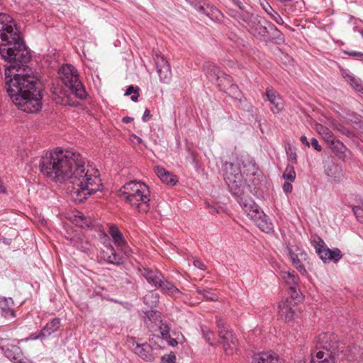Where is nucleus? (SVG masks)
I'll list each match as a JSON object with an SVG mask.
<instances>
[{"mask_svg":"<svg viewBox=\"0 0 363 363\" xmlns=\"http://www.w3.org/2000/svg\"><path fill=\"white\" fill-rule=\"evenodd\" d=\"M5 69V89L13 104L28 113H36L42 107L41 84L33 74L26 73L23 63L15 60Z\"/></svg>","mask_w":363,"mask_h":363,"instance_id":"f257e3e1","label":"nucleus"},{"mask_svg":"<svg viewBox=\"0 0 363 363\" xmlns=\"http://www.w3.org/2000/svg\"><path fill=\"white\" fill-rule=\"evenodd\" d=\"M224 179L230 191L240 196V205L256 225L263 232L269 233L273 230V224L268 216L260 209L250 198L242 197L245 182L243 174L255 175V164L249 158L238 159L236 162H225L223 166Z\"/></svg>","mask_w":363,"mask_h":363,"instance_id":"f03ea898","label":"nucleus"},{"mask_svg":"<svg viewBox=\"0 0 363 363\" xmlns=\"http://www.w3.org/2000/svg\"><path fill=\"white\" fill-rule=\"evenodd\" d=\"M70 165L68 167V175L65 178V182L69 181L72 185L70 190L71 199L74 202L80 203L89 196L101 191L103 184L97 169L86 168L85 162L79 153L70 151Z\"/></svg>","mask_w":363,"mask_h":363,"instance_id":"7ed1b4c3","label":"nucleus"},{"mask_svg":"<svg viewBox=\"0 0 363 363\" xmlns=\"http://www.w3.org/2000/svg\"><path fill=\"white\" fill-rule=\"evenodd\" d=\"M0 55L5 61L28 62L30 59L13 19L6 13H0Z\"/></svg>","mask_w":363,"mask_h":363,"instance_id":"20e7f679","label":"nucleus"},{"mask_svg":"<svg viewBox=\"0 0 363 363\" xmlns=\"http://www.w3.org/2000/svg\"><path fill=\"white\" fill-rule=\"evenodd\" d=\"M70 151L56 150L43 156L39 167L41 173L55 182H64L67 177Z\"/></svg>","mask_w":363,"mask_h":363,"instance_id":"39448f33","label":"nucleus"},{"mask_svg":"<svg viewBox=\"0 0 363 363\" xmlns=\"http://www.w3.org/2000/svg\"><path fill=\"white\" fill-rule=\"evenodd\" d=\"M150 195L148 186L136 180L125 184L118 191L119 197L139 213H147L150 211Z\"/></svg>","mask_w":363,"mask_h":363,"instance_id":"423d86ee","label":"nucleus"},{"mask_svg":"<svg viewBox=\"0 0 363 363\" xmlns=\"http://www.w3.org/2000/svg\"><path fill=\"white\" fill-rule=\"evenodd\" d=\"M318 341L322 350L318 351L315 355H312L311 363H334V357L342 352L345 348L334 333H323L318 336Z\"/></svg>","mask_w":363,"mask_h":363,"instance_id":"0eeeda50","label":"nucleus"},{"mask_svg":"<svg viewBox=\"0 0 363 363\" xmlns=\"http://www.w3.org/2000/svg\"><path fill=\"white\" fill-rule=\"evenodd\" d=\"M60 79L66 87L79 99L86 97V91L79 80L77 69L71 65H64L60 69Z\"/></svg>","mask_w":363,"mask_h":363,"instance_id":"6e6552de","label":"nucleus"},{"mask_svg":"<svg viewBox=\"0 0 363 363\" xmlns=\"http://www.w3.org/2000/svg\"><path fill=\"white\" fill-rule=\"evenodd\" d=\"M216 325L220 337V344L227 354H232L237 350L238 340L234 336L233 331L225 326L224 320L220 318H216Z\"/></svg>","mask_w":363,"mask_h":363,"instance_id":"1a4fd4ad","label":"nucleus"},{"mask_svg":"<svg viewBox=\"0 0 363 363\" xmlns=\"http://www.w3.org/2000/svg\"><path fill=\"white\" fill-rule=\"evenodd\" d=\"M296 302L293 300L286 298L279 304V315L285 322L291 321L295 315V308Z\"/></svg>","mask_w":363,"mask_h":363,"instance_id":"9d476101","label":"nucleus"},{"mask_svg":"<svg viewBox=\"0 0 363 363\" xmlns=\"http://www.w3.org/2000/svg\"><path fill=\"white\" fill-rule=\"evenodd\" d=\"M265 94L267 100L272 105L270 108L274 113H279L284 109V101L274 89L272 88H267Z\"/></svg>","mask_w":363,"mask_h":363,"instance_id":"9b49d317","label":"nucleus"},{"mask_svg":"<svg viewBox=\"0 0 363 363\" xmlns=\"http://www.w3.org/2000/svg\"><path fill=\"white\" fill-rule=\"evenodd\" d=\"M157 72L163 82H167L171 77V69L168 62L162 56H157L155 59Z\"/></svg>","mask_w":363,"mask_h":363,"instance_id":"f8f14e48","label":"nucleus"},{"mask_svg":"<svg viewBox=\"0 0 363 363\" xmlns=\"http://www.w3.org/2000/svg\"><path fill=\"white\" fill-rule=\"evenodd\" d=\"M142 274L149 284L157 288H160L165 279L161 272L151 270L150 269L145 268L142 272Z\"/></svg>","mask_w":363,"mask_h":363,"instance_id":"ddd939ff","label":"nucleus"},{"mask_svg":"<svg viewBox=\"0 0 363 363\" xmlns=\"http://www.w3.org/2000/svg\"><path fill=\"white\" fill-rule=\"evenodd\" d=\"M252 363H284L274 352H260L254 354Z\"/></svg>","mask_w":363,"mask_h":363,"instance_id":"4468645a","label":"nucleus"},{"mask_svg":"<svg viewBox=\"0 0 363 363\" xmlns=\"http://www.w3.org/2000/svg\"><path fill=\"white\" fill-rule=\"evenodd\" d=\"M203 70L206 77L215 84L223 73L216 65L211 62H205L203 65Z\"/></svg>","mask_w":363,"mask_h":363,"instance_id":"2eb2a0df","label":"nucleus"},{"mask_svg":"<svg viewBox=\"0 0 363 363\" xmlns=\"http://www.w3.org/2000/svg\"><path fill=\"white\" fill-rule=\"evenodd\" d=\"M154 171L162 182L170 185H175L177 184V179L176 176L164 168L156 166L154 168Z\"/></svg>","mask_w":363,"mask_h":363,"instance_id":"dca6fc26","label":"nucleus"},{"mask_svg":"<svg viewBox=\"0 0 363 363\" xmlns=\"http://www.w3.org/2000/svg\"><path fill=\"white\" fill-rule=\"evenodd\" d=\"M61 325L60 319L55 318L48 323L41 330L39 335L40 337H45L50 336L53 333L58 330Z\"/></svg>","mask_w":363,"mask_h":363,"instance_id":"f3484780","label":"nucleus"},{"mask_svg":"<svg viewBox=\"0 0 363 363\" xmlns=\"http://www.w3.org/2000/svg\"><path fill=\"white\" fill-rule=\"evenodd\" d=\"M325 172L328 177H332L337 181H340L343 177L341 167L332 162L327 164Z\"/></svg>","mask_w":363,"mask_h":363,"instance_id":"a211bd4d","label":"nucleus"},{"mask_svg":"<svg viewBox=\"0 0 363 363\" xmlns=\"http://www.w3.org/2000/svg\"><path fill=\"white\" fill-rule=\"evenodd\" d=\"M152 347L147 344L137 345L135 347V352L139 355L143 359L152 362L153 360V356L152 355Z\"/></svg>","mask_w":363,"mask_h":363,"instance_id":"6ab92c4d","label":"nucleus"},{"mask_svg":"<svg viewBox=\"0 0 363 363\" xmlns=\"http://www.w3.org/2000/svg\"><path fill=\"white\" fill-rule=\"evenodd\" d=\"M103 255L104 259L110 264H119L122 262V257L115 252L113 247H108Z\"/></svg>","mask_w":363,"mask_h":363,"instance_id":"aec40b11","label":"nucleus"},{"mask_svg":"<svg viewBox=\"0 0 363 363\" xmlns=\"http://www.w3.org/2000/svg\"><path fill=\"white\" fill-rule=\"evenodd\" d=\"M241 12L238 13L235 17L238 22L245 28L252 27V14L250 12L243 10H240Z\"/></svg>","mask_w":363,"mask_h":363,"instance_id":"412c9836","label":"nucleus"},{"mask_svg":"<svg viewBox=\"0 0 363 363\" xmlns=\"http://www.w3.org/2000/svg\"><path fill=\"white\" fill-rule=\"evenodd\" d=\"M319 241L316 242L315 251L319 255L320 258L324 262H328L329 255L327 251H329V248L325 245V243L323 240L318 238Z\"/></svg>","mask_w":363,"mask_h":363,"instance_id":"4be33fe9","label":"nucleus"},{"mask_svg":"<svg viewBox=\"0 0 363 363\" xmlns=\"http://www.w3.org/2000/svg\"><path fill=\"white\" fill-rule=\"evenodd\" d=\"M109 233L117 245L121 247L125 245V240L116 226H111L109 230Z\"/></svg>","mask_w":363,"mask_h":363,"instance_id":"5701e85b","label":"nucleus"},{"mask_svg":"<svg viewBox=\"0 0 363 363\" xmlns=\"http://www.w3.org/2000/svg\"><path fill=\"white\" fill-rule=\"evenodd\" d=\"M315 129L318 133L322 135L323 140L328 144L335 138L332 131L326 126L322 124H316Z\"/></svg>","mask_w":363,"mask_h":363,"instance_id":"b1692460","label":"nucleus"},{"mask_svg":"<svg viewBox=\"0 0 363 363\" xmlns=\"http://www.w3.org/2000/svg\"><path fill=\"white\" fill-rule=\"evenodd\" d=\"M74 245L81 251L85 252L89 250V243L83 235H78L73 238Z\"/></svg>","mask_w":363,"mask_h":363,"instance_id":"393cba45","label":"nucleus"},{"mask_svg":"<svg viewBox=\"0 0 363 363\" xmlns=\"http://www.w3.org/2000/svg\"><path fill=\"white\" fill-rule=\"evenodd\" d=\"M160 289H161L164 293L170 296H177L181 294L180 291L173 284L166 279H164Z\"/></svg>","mask_w":363,"mask_h":363,"instance_id":"a878e982","label":"nucleus"},{"mask_svg":"<svg viewBox=\"0 0 363 363\" xmlns=\"http://www.w3.org/2000/svg\"><path fill=\"white\" fill-rule=\"evenodd\" d=\"M231 83V77L223 72L219 77V79L216 82V84L220 89V90L224 92H227Z\"/></svg>","mask_w":363,"mask_h":363,"instance_id":"bb28decb","label":"nucleus"},{"mask_svg":"<svg viewBox=\"0 0 363 363\" xmlns=\"http://www.w3.org/2000/svg\"><path fill=\"white\" fill-rule=\"evenodd\" d=\"M5 355L8 359L15 362L19 357H21L22 352L19 347L11 345V347L6 350Z\"/></svg>","mask_w":363,"mask_h":363,"instance_id":"cd10ccee","label":"nucleus"},{"mask_svg":"<svg viewBox=\"0 0 363 363\" xmlns=\"http://www.w3.org/2000/svg\"><path fill=\"white\" fill-rule=\"evenodd\" d=\"M281 277L289 287L291 286H298V278L296 277L294 272L282 271L281 272Z\"/></svg>","mask_w":363,"mask_h":363,"instance_id":"c85d7f7f","label":"nucleus"},{"mask_svg":"<svg viewBox=\"0 0 363 363\" xmlns=\"http://www.w3.org/2000/svg\"><path fill=\"white\" fill-rule=\"evenodd\" d=\"M328 145L332 150L336 154H345L347 150L346 146L341 141L335 140V138L328 143Z\"/></svg>","mask_w":363,"mask_h":363,"instance_id":"c756f323","label":"nucleus"},{"mask_svg":"<svg viewBox=\"0 0 363 363\" xmlns=\"http://www.w3.org/2000/svg\"><path fill=\"white\" fill-rule=\"evenodd\" d=\"M263 9L266 11V13L279 25L284 24V20L281 17V16L276 12L273 8L267 3L266 6H263Z\"/></svg>","mask_w":363,"mask_h":363,"instance_id":"7c9ffc66","label":"nucleus"},{"mask_svg":"<svg viewBox=\"0 0 363 363\" xmlns=\"http://www.w3.org/2000/svg\"><path fill=\"white\" fill-rule=\"evenodd\" d=\"M196 292L201 295L203 298L206 301H217L218 300V296L213 293L211 289H200L199 288L196 289Z\"/></svg>","mask_w":363,"mask_h":363,"instance_id":"2f4dec72","label":"nucleus"},{"mask_svg":"<svg viewBox=\"0 0 363 363\" xmlns=\"http://www.w3.org/2000/svg\"><path fill=\"white\" fill-rule=\"evenodd\" d=\"M333 128L337 131L339 133H340L342 135H345L348 138H351L352 136V133L351 130H350L348 128L345 127L343 125L337 123V122H333Z\"/></svg>","mask_w":363,"mask_h":363,"instance_id":"473e14b6","label":"nucleus"},{"mask_svg":"<svg viewBox=\"0 0 363 363\" xmlns=\"http://www.w3.org/2000/svg\"><path fill=\"white\" fill-rule=\"evenodd\" d=\"M347 81L357 91L363 94V84L359 79L348 75Z\"/></svg>","mask_w":363,"mask_h":363,"instance_id":"72a5a7b5","label":"nucleus"},{"mask_svg":"<svg viewBox=\"0 0 363 363\" xmlns=\"http://www.w3.org/2000/svg\"><path fill=\"white\" fill-rule=\"evenodd\" d=\"M283 177L290 182H294L296 178V172L292 165L288 164L283 174Z\"/></svg>","mask_w":363,"mask_h":363,"instance_id":"f704fd0d","label":"nucleus"},{"mask_svg":"<svg viewBox=\"0 0 363 363\" xmlns=\"http://www.w3.org/2000/svg\"><path fill=\"white\" fill-rule=\"evenodd\" d=\"M139 88L137 86H134L133 85H130L128 87V89L125 91V96H129L131 95V100L134 102L138 101V99L139 97Z\"/></svg>","mask_w":363,"mask_h":363,"instance_id":"c9c22d12","label":"nucleus"},{"mask_svg":"<svg viewBox=\"0 0 363 363\" xmlns=\"http://www.w3.org/2000/svg\"><path fill=\"white\" fill-rule=\"evenodd\" d=\"M327 252H328V255H329L328 262H330V261L337 262L342 257V254L338 248H334L333 250L330 249L329 251H327Z\"/></svg>","mask_w":363,"mask_h":363,"instance_id":"e433bc0d","label":"nucleus"},{"mask_svg":"<svg viewBox=\"0 0 363 363\" xmlns=\"http://www.w3.org/2000/svg\"><path fill=\"white\" fill-rule=\"evenodd\" d=\"M300 291L297 289V286H291L289 287V294L290 297L288 298L290 300H293L294 302L296 301H300L299 296Z\"/></svg>","mask_w":363,"mask_h":363,"instance_id":"4c0bfd02","label":"nucleus"},{"mask_svg":"<svg viewBox=\"0 0 363 363\" xmlns=\"http://www.w3.org/2000/svg\"><path fill=\"white\" fill-rule=\"evenodd\" d=\"M202 333L203 337L211 345H213L212 340L214 338V333L208 328V327H202Z\"/></svg>","mask_w":363,"mask_h":363,"instance_id":"58836bf2","label":"nucleus"},{"mask_svg":"<svg viewBox=\"0 0 363 363\" xmlns=\"http://www.w3.org/2000/svg\"><path fill=\"white\" fill-rule=\"evenodd\" d=\"M158 297L157 295H155L153 293H150L145 296L144 302L146 304H149L150 306H152L157 302Z\"/></svg>","mask_w":363,"mask_h":363,"instance_id":"ea45409f","label":"nucleus"},{"mask_svg":"<svg viewBox=\"0 0 363 363\" xmlns=\"http://www.w3.org/2000/svg\"><path fill=\"white\" fill-rule=\"evenodd\" d=\"M13 301L11 298L0 297V309L1 311L6 310L7 307L13 306Z\"/></svg>","mask_w":363,"mask_h":363,"instance_id":"a19ab883","label":"nucleus"},{"mask_svg":"<svg viewBox=\"0 0 363 363\" xmlns=\"http://www.w3.org/2000/svg\"><path fill=\"white\" fill-rule=\"evenodd\" d=\"M352 211L357 218L360 222H363V205L362 206L353 207Z\"/></svg>","mask_w":363,"mask_h":363,"instance_id":"79ce46f5","label":"nucleus"},{"mask_svg":"<svg viewBox=\"0 0 363 363\" xmlns=\"http://www.w3.org/2000/svg\"><path fill=\"white\" fill-rule=\"evenodd\" d=\"M162 363H176V356L174 353L165 354L161 358Z\"/></svg>","mask_w":363,"mask_h":363,"instance_id":"37998d69","label":"nucleus"},{"mask_svg":"<svg viewBox=\"0 0 363 363\" xmlns=\"http://www.w3.org/2000/svg\"><path fill=\"white\" fill-rule=\"evenodd\" d=\"M292 263L301 274H306L307 272L305 269V267L301 263V260H298L297 262H296L293 257H292Z\"/></svg>","mask_w":363,"mask_h":363,"instance_id":"c03bdc74","label":"nucleus"},{"mask_svg":"<svg viewBox=\"0 0 363 363\" xmlns=\"http://www.w3.org/2000/svg\"><path fill=\"white\" fill-rule=\"evenodd\" d=\"M160 333L163 338L167 339L170 337V328L167 325H162L160 328Z\"/></svg>","mask_w":363,"mask_h":363,"instance_id":"a18cd8bd","label":"nucleus"},{"mask_svg":"<svg viewBox=\"0 0 363 363\" xmlns=\"http://www.w3.org/2000/svg\"><path fill=\"white\" fill-rule=\"evenodd\" d=\"M1 314L6 318H13L16 316L15 312L12 309V306L7 307L6 310L1 311Z\"/></svg>","mask_w":363,"mask_h":363,"instance_id":"49530a36","label":"nucleus"},{"mask_svg":"<svg viewBox=\"0 0 363 363\" xmlns=\"http://www.w3.org/2000/svg\"><path fill=\"white\" fill-rule=\"evenodd\" d=\"M226 93H228L229 95H233L237 97L239 95L238 86L236 84L231 83Z\"/></svg>","mask_w":363,"mask_h":363,"instance_id":"de8ad7c7","label":"nucleus"},{"mask_svg":"<svg viewBox=\"0 0 363 363\" xmlns=\"http://www.w3.org/2000/svg\"><path fill=\"white\" fill-rule=\"evenodd\" d=\"M345 53L350 56L357 57L360 60H363V53L362 52H356V51H345Z\"/></svg>","mask_w":363,"mask_h":363,"instance_id":"09e8293b","label":"nucleus"},{"mask_svg":"<svg viewBox=\"0 0 363 363\" xmlns=\"http://www.w3.org/2000/svg\"><path fill=\"white\" fill-rule=\"evenodd\" d=\"M79 218L82 220V223H79V226L82 228L89 226L90 220L87 219L84 215L79 216Z\"/></svg>","mask_w":363,"mask_h":363,"instance_id":"8fccbe9b","label":"nucleus"},{"mask_svg":"<svg viewBox=\"0 0 363 363\" xmlns=\"http://www.w3.org/2000/svg\"><path fill=\"white\" fill-rule=\"evenodd\" d=\"M311 144L317 151L320 152L322 150L321 146L318 144V141L315 138H313L311 139Z\"/></svg>","mask_w":363,"mask_h":363,"instance_id":"3c124183","label":"nucleus"},{"mask_svg":"<svg viewBox=\"0 0 363 363\" xmlns=\"http://www.w3.org/2000/svg\"><path fill=\"white\" fill-rule=\"evenodd\" d=\"M193 264H194V267H196L200 269H202V270L206 269V265L201 260H199L198 259H194Z\"/></svg>","mask_w":363,"mask_h":363,"instance_id":"603ef678","label":"nucleus"},{"mask_svg":"<svg viewBox=\"0 0 363 363\" xmlns=\"http://www.w3.org/2000/svg\"><path fill=\"white\" fill-rule=\"evenodd\" d=\"M293 189L292 184L290 182H285L283 185V190L286 193H291Z\"/></svg>","mask_w":363,"mask_h":363,"instance_id":"864d4df0","label":"nucleus"},{"mask_svg":"<svg viewBox=\"0 0 363 363\" xmlns=\"http://www.w3.org/2000/svg\"><path fill=\"white\" fill-rule=\"evenodd\" d=\"M152 118V115L150 114V111L149 109L146 108L144 111L142 119L144 122L148 121Z\"/></svg>","mask_w":363,"mask_h":363,"instance_id":"5fc2aeb1","label":"nucleus"},{"mask_svg":"<svg viewBox=\"0 0 363 363\" xmlns=\"http://www.w3.org/2000/svg\"><path fill=\"white\" fill-rule=\"evenodd\" d=\"M208 208L209 209V211L211 213H218L219 211L216 206H211L208 203H206Z\"/></svg>","mask_w":363,"mask_h":363,"instance_id":"6e6d98bb","label":"nucleus"},{"mask_svg":"<svg viewBox=\"0 0 363 363\" xmlns=\"http://www.w3.org/2000/svg\"><path fill=\"white\" fill-rule=\"evenodd\" d=\"M231 1H233V3L235 5H236L240 9V10H243L244 5L240 0H231Z\"/></svg>","mask_w":363,"mask_h":363,"instance_id":"4d7b16f0","label":"nucleus"},{"mask_svg":"<svg viewBox=\"0 0 363 363\" xmlns=\"http://www.w3.org/2000/svg\"><path fill=\"white\" fill-rule=\"evenodd\" d=\"M15 362L17 363H31L30 360L23 358V355L21 356V357H19V359H16Z\"/></svg>","mask_w":363,"mask_h":363,"instance_id":"13d9d810","label":"nucleus"},{"mask_svg":"<svg viewBox=\"0 0 363 363\" xmlns=\"http://www.w3.org/2000/svg\"><path fill=\"white\" fill-rule=\"evenodd\" d=\"M300 140L301 142L304 144L305 145H306L307 147H309L310 146V143H308V140H307V138L306 136L305 135H302L300 138Z\"/></svg>","mask_w":363,"mask_h":363,"instance_id":"bf43d9fd","label":"nucleus"},{"mask_svg":"<svg viewBox=\"0 0 363 363\" xmlns=\"http://www.w3.org/2000/svg\"><path fill=\"white\" fill-rule=\"evenodd\" d=\"M289 256H290V258L291 260H292L293 257L296 262H297L298 260H300V259L298 257V255L296 254L295 252H294L292 250H289Z\"/></svg>","mask_w":363,"mask_h":363,"instance_id":"052dcab7","label":"nucleus"},{"mask_svg":"<svg viewBox=\"0 0 363 363\" xmlns=\"http://www.w3.org/2000/svg\"><path fill=\"white\" fill-rule=\"evenodd\" d=\"M133 118H131V117H128V116H126V117H124L123 119H122V121L125 123H130L131 121H133Z\"/></svg>","mask_w":363,"mask_h":363,"instance_id":"680f3d73","label":"nucleus"},{"mask_svg":"<svg viewBox=\"0 0 363 363\" xmlns=\"http://www.w3.org/2000/svg\"><path fill=\"white\" fill-rule=\"evenodd\" d=\"M6 191V188L3 185L1 181L0 180V193H4Z\"/></svg>","mask_w":363,"mask_h":363,"instance_id":"e2e57ef3","label":"nucleus"},{"mask_svg":"<svg viewBox=\"0 0 363 363\" xmlns=\"http://www.w3.org/2000/svg\"><path fill=\"white\" fill-rule=\"evenodd\" d=\"M169 345L172 346H176L177 345V341L175 339H172L169 341Z\"/></svg>","mask_w":363,"mask_h":363,"instance_id":"0e129e2a","label":"nucleus"},{"mask_svg":"<svg viewBox=\"0 0 363 363\" xmlns=\"http://www.w3.org/2000/svg\"><path fill=\"white\" fill-rule=\"evenodd\" d=\"M290 159L292 160L296 161V155L294 153V155H290Z\"/></svg>","mask_w":363,"mask_h":363,"instance_id":"69168bd1","label":"nucleus"},{"mask_svg":"<svg viewBox=\"0 0 363 363\" xmlns=\"http://www.w3.org/2000/svg\"><path fill=\"white\" fill-rule=\"evenodd\" d=\"M134 137H135V138H137V140H138V143H141V142H142V140H141V138H140L137 137L136 135H134Z\"/></svg>","mask_w":363,"mask_h":363,"instance_id":"338daca9","label":"nucleus"},{"mask_svg":"<svg viewBox=\"0 0 363 363\" xmlns=\"http://www.w3.org/2000/svg\"><path fill=\"white\" fill-rule=\"evenodd\" d=\"M360 33L362 34V37H363V30H361L360 31Z\"/></svg>","mask_w":363,"mask_h":363,"instance_id":"774afa93","label":"nucleus"}]
</instances>
